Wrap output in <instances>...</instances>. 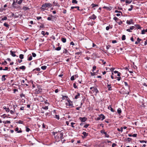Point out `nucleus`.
Wrapping results in <instances>:
<instances>
[{"instance_id":"nucleus-14","label":"nucleus","mask_w":147,"mask_h":147,"mask_svg":"<svg viewBox=\"0 0 147 147\" xmlns=\"http://www.w3.org/2000/svg\"><path fill=\"white\" fill-rule=\"evenodd\" d=\"M16 3L15 1V0H14L12 4L13 6L15 8H17V6H16Z\"/></svg>"},{"instance_id":"nucleus-11","label":"nucleus","mask_w":147,"mask_h":147,"mask_svg":"<svg viewBox=\"0 0 147 147\" xmlns=\"http://www.w3.org/2000/svg\"><path fill=\"white\" fill-rule=\"evenodd\" d=\"M10 53L11 55L13 57H15L16 56V55L15 54V52L13 51H11Z\"/></svg>"},{"instance_id":"nucleus-28","label":"nucleus","mask_w":147,"mask_h":147,"mask_svg":"<svg viewBox=\"0 0 147 147\" xmlns=\"http://www.w3.org/2000/svg\"><path fill=\"white\" fill-rule=\"evenodd\" d=\"M117 113L119 114H120L121 113V111L120 108H119L117 109Z\"/></svg>"},{"instance_id":"nucleus-24","label":"nucleus","mask_w":147,"mask_h":147,"mask_svg":"<svg viewBox=\"0 0 147 147\" xmlns=\"http://www.w3.org/2000/svg\"><path fill=\"white\" fill-rule=\"evenodd\" d=\"M61 40L62 42L63 43H65L66 42V39L65 38H61Z\"/></svg>"},{"instance_id":"nucleus-30","label":"nucleus","mask_w":147,"mask_h":147,"mask_svg":"<svg viewBox=\"0 0 147 147\" xmlns=\"http://www.w3.org/2000/svg\"><path fill=\"white\" fill-rule=\"evenodd\" d=\"M40 68L38 67V68H36V69H33V71H34L36 70L37 71H40Z\"/></svg>"},{"instance_id":"nucleus-62","label":"nucleus","mask_w":147,"mask_h":147,"mask_svg":"<svg viewBox=\"0 0 147 147\" xmlns=\"http://www.w3.org/2000/svg\"><path fill=\"white\" fill-rule=\"evenodd\" d=\"M8 69V67H5V69H3V70L4 71L7 70Z\"/></svg>"},{"instance_id":"nucleus-39","label":"nucleus","mask_w":147,"mask_h":147,"mask_svg":"<svg viewBox=\"0 0 147 147\" xmlns=\"http://www.w3.org/2000/svg\"><path fill=\"white\" fill-rule=\"evenodd\" d=\"M124 85L125 86H127L128 88H129V86L128 85V84H127V83L126 82H124Z\"/></svg>"},{"instance_id":"nucleus-4","label":"nucleus","mask_w":147,"mask_h":147,"mask_svg":"<svg viewBox=\"0 0 147 147\" xmlns=\"http://www.w3.org/2000/svg\"><path fill=\"white\" fill-rule=\"evenodd\" d=\"M42 90L41 86L39 85H38L37 86V88L33 92L35 94H38L42 92Z\"/></svg>"},{"instance_id":"nucleus-6","label":"nucleus","mask_w":147,"mask_h":147,"mask_svg":"<svg viewBox=\"0 0 147 147\" xmlns=\"http://www.w3.org/2000/svg\"><path fill=\"white\" fill-rule=\"evenodd\" d=\"M98 116L100 118V119H101V120H103L105 118V116L102 114H101L99 115Z\"/></svg>"},{"instance_id":"nucleus-64","label":"nucleus","mask_w":147,"mask_h":147,"mask_svg":"<svg viewBox=\"0 0 147 147\" xmlns=\"http://www.w3.org/2000/svg\"><path fill=\"white\" fill-rule=\"evenodd\" d=\"M40 28H44L45 27V26L43 24H42L40 26Z\"/></svg>"},{"instance_id":"nucleus-7","label":"nucleus","mask_w":147,"mask_h":147,"mask_svg":"<svg viewBox=\"0 0 147 147\" xmlns=\"http://www.w3.org/2000/svg\"><path fill=\"white\" fill-rule=\"evenodd\" d=\"M79 119L82 122H84L86 121L87 119V118L85 117H80L79 118Z\"/></svg>"},{"instance_id":"nucleus-10","label":"nucleus","mask_w":147,"mask_h":147,"mask_svg":"<svg viewBox=\"0 0 147 147\" xmlns=\"http://www.w3.org/2000/svg\"><path fill=\"white\" fill-rule=\"evenodd\" d=\"M96 18V16L94 14H92L91 16L89 18L90 19L95 20Z\"/></svg>"},{"instance_id":"nucleus-57","label":"nucleus","mask_w":147,"mask_h":147,"mask_svg":"<svg viewBox=\"0 0 147 147\" xmlns=\"http://www.w3.org/2000/svg\"><path fill=\"white\" fill-rule=\"evenodd\" d=\"M89 124H86L84 125V127H85V128H87L88 127V126H89Z\"/></svg>"},{"instance_id":"nucleus-45","label":"nucleus","mask_w":147,"mask_h":147,"mask_svg":"<svg viewBox=\"0 0 147 147\" xmlns=\"http://www.w3.org/2000/svg\"><path fill=\"white\" fill-rule=\"evenodd\" d=\"M9 111L11 114H13L14 113V112H15V110H14V111L12 110H10V111Z\"/></svg>"},{"instance_id":"nucleus-22","label":"nucleus","mask_w":147,"mask_h":147,"mask_svg":"<svg viewBox=\"0 0 147 147\" xmlns=\"http://www.w3.org/2000/svg\"><path fill=\"white\" fill-rule=\"evenodd\" d=\"M147 32V29H146V30H143L142 31L141 34H145V32Z\"/></svg>"},{"instance_id":"nucleus-58","label":"nucleus","mask_w":147,"mask_h":147,"mask_svg":"<svg viewBox=\"0 0 147 147\" xmlns=\"http://www.w3.org/2000/svg\"><path fill=\"white\" fill-rule=\"evenodd\" d=\"M32 56L33 57H35L36 56V54L34 53H32Z\"/></svg>"},{"instance_id":"nucleus-46","label":"nucleus","mask_w":147,"mask_h":147,"mask_svg":"<svg viewBox=\"0 0 147 147\" xmlns=\"http://www.w3.org/2000/svg\"><path fill=\"white\" fill-rule=\"evenodd\" d=\"M105 137L107 138H109V135L106 132L105 133Z\"/></svg>"},{"instance_id":"nucleus-49","label":"nucleus","mask_w":147,"mask_h":147,"mask_svg":"<svg viewBox=\"0 0 147 147\" xmlns=\"http://www.w3.org/2000/svg\"><path fill=\"white\" fill-rule=\"evenodd\" d=\"M140 142L141 143H143L144 142L145 143H147V141H144V140H140Z\"/></svg>"},{"instance_id":"nucleus-42","label":"nucleus","mask_w":147,"mask_h":147,"mask_svg":"<svg viewBox=\"0 0 147 147\" xmlns=\"http://www.w3.org/2000/svg\"><path fill=\"white\" fill-rule=\"evenodd\" d=\"M22 0H19L18 2V3L19 4H20L22 2Z\"/></svg>"},{"instance_id":"nucleus-47","label":"nucleus","mask_w":147,"mask_h":147,"mask_svg":"<svg viewBox=\"0 0 147 147\" xmlns=\"http://www.w3.org/2000/svg\"><path fill=\"white\" fill-rule=\"evenodd\" d=\"M68 52L67 50L66 49H64L63 51V53H66Z\"/></svg>"},{"instance_id":"nucleus-60","label":"nucleus","mask_w":147,"mask_h":147,"mask_svg":"<svg viewBox=\"0 0 147 147\" xmlns=\"http://www.w3.org/2000/svg\"><path fill=\"white\" fill-rule=\"evenodd\" d=\"M121 77H116V78L118 81H119L121 80Z\"/></svg>"},{"instance_id":"nucleus-59","label":"nucleus","mask_w":147,"mask_h":147,"mask_svg":"<svg viewBox=\"0 0 147 147\" xmlns=\"http://www.w3.org/2000/svg\"><path fill=\"white\" fill-rule=\"evenodd\" d=\"M7 64V62L6 61H5L3 62L1 64L2 65H5Z\"/></svg>"},{"instance_id":"nucleus-26","label":"nucleus","mask_w":147,"mask_h":147,"mask_svg":"<svg viewBox=\"0 0 147 147\" xmlns=\"http://www.w3.org/2000/svg\"><path fill=\"white\" fill-rule=\"evenodd\" d=\"M47 68V66L45 65L41 66V68L43 70H45Z\"/></svg>"},{"instance_id":"nucleus-51","label":"nucleus","mask_w":147,"mask_h":147,"mask_svg":"<svg viewBox=\"0 0 147 147\" xmlns=\"http://www.w3.org/2000/svg\"><path fill=\"white\" fill-rule=\"evenodd\" d=\"M100 132L102 134H105L106 132L104 130H101L100 131Z\"/></svg>"},{"instance_id":"nucleus-9","label":"nucleus","mask_w":147,"mask_h":147,"mask_svg":"<svg viewBox=\"0 0 147 147\" xmlns=\"http://www.w3.org/2000/svg\"><path fill=\"white\" fill-rule=\"evenodd\" d=\"M135 28V27L134 26H132L131 27H130L129 28V29H127L126 30V31L128 32H131L132 31L131 30H133Z\"/></svg>"},{"instance_id":"nucleus-56","label":"nucleus","mask_w":147,"mask_h":147,"mask_svg":"<svg viewBox=\"0 0 147 147\" xmlns=\"http://www.w3.org/2000/svg\"><path fill=\"white\" fill-rule=\"evenodd\" d=\"M115 13H121V14H122V12L120 11H118L117 10H115Z\"/></svg>"},{"instance_id":"nucleus-32","label":"nucleus","mask_w":147,"mask_h":147,"mask_svg":"<svg viewBox=\"0 0 147 147\" xmlns=\"http://www.w3.org/2000/svg\"><path fill=\"white\" fill-rule=\"evenodd\" d=\"M126 39V36L125 35H123L122 36V40H125Z\"/></svg>"},{"instance_id":"nucleus-12","label":"nucleus","mask_w":147,"mask_h":147,"mask_svg":"<svg viewBox=\"0 0 147 147\" xmlns=\"http://www.w3.org/2000/svg\"><path fill=\"white\" fill-rule=\"evenodd\" d=\"M5 77H7V75H4L2 76L1 80L2 81H5L6 80V78H5Z\"/></svg>"},{"instance_id":"nucleus-27","label":"nucleus","mask_w":147,"mask_h":147,"mask_svg":"<svg viewBox=\"0 0 147 147\" xmlns=\"http://www.w3.org/2000/svg\"><path fill=\"white\" fill-rule=\"evenodd\" d=\"M117 130L119 131H121V132L123 131V128L121 127L120 129L117 128Z\"/></svg>"},{"instance_id":"nucleus-23","label":"nucleus","mask_w":147,"mask_h":147,"mask_svg":"<svg viewBox=\"0 0 147 147\" xmlns=\"http://www.w3.org/2000/svg\"><path fill=\"white\" fill-rule=\"evenodd\" d=\"M135 25L138 29H141V27L139 25L136 24Z\"/></svg>"},{"instance_id":"nucleus-41","label":"nucleus","mask_w":147,"mask_h":147,"mask_svg":"<svg viewBox=\"0 0 147 147\" xmlns=\"http://www.w3.org/2000/svg\"><path fill=\"white\" fill-rule=\"evenodd\" d=\"M26 131H27V132H28L30 131V129L28 127H26Z\"/></svg>"},{"instance_id":"nucleus-38","label":"nucleus","mask_w":147,"mask_h":147,"mask_svg":"<svg viewBox=\"0 0 147 147\" xmlns=\"http://www.w3.org/2000/svg\"><path fill=\"white\" fill-rule=\"evenodd\" d=\"M61 49V47H57V48L55 49V50L57 51H60Z\"/></svg>"},{"instance_id":"nucleus-20","label":"nucleus","mask_w":147,"mask_h":147,"mask_svg":"<svg viewBox=\"0 0 147 147\" xmlns=\"http://www.w3.org/2000/svg\"><path fill=\"white\" fill-rule=\"evenodd\" d=\"M107 87L108 88V90H112L111 87V84H107Z\"/></svg>"},{"instance_id":"nucleus-31","label":"nucleus","mask_w":147,"mask_h":147,"mask_svg":"<svg viewBox=\"0 0 147 147\" xmlns=\"http://www.w3.org/2000/svg\"><path fill=\"white\" fill-rule=\"evenodd\" d=\"M82 134L84 135V136L85 137L87 136H88V133H86L85 131H84L82 133Z\"/></svg>"},{"instance_id":"nucleus-1","label":"nucleus","mask_w":147,"mask_h":147,"mask_svg":"<svg viewBox=\"0 0 147 147\" xmlns=\"http://www.w3.org/2000/svg\"><path fill=\"white\" fill-rule=\"evenodd\" d=\"M52 6V4L50 3H45L43 4L41 7L40 8L41 10L42 11H44L47 7H51Z\"/></svg>"},{"instance_id":"nucleus-16","label":"nucleus","mask_w":147,"mask_h":147,"mask_svg":"<svg viewBox=\"0 0 147 147\" xmlns=\"http://www.w3.org/2000/svg\"><path fill=\"white\" fill-rule=\"evenodd\" d=\"M141 40V39H140L139 38H137V41H136L135 42V44H138L139 43L140 41Z\"/></svg>"},{"instance_id":"nucleus-18","label":"nucleus","mask_w":147,"mask_h":147,"mask_svg":"<svg viewBox=\"0 0 147 147\" xmlns=\"http://www.w3.org/2000/svg\"><path fill=\"white\" fill-rule=\"evenodd\" d=\"M19 128L18 127H17L15 129V131H17V132L18 133H20L22 132V131L21 130H20L18 131Z\"/></svg>"},{"instance_id":"nucleus-61","label":"nucleus","mask_w":147,"mask_h":147,"mask_svg":"<svg viewBox=\"0 0 147 147\" xmlns=\"http://www.w3.org/2000/svg\"><path fill=\"white\" fill-rule=\"evenodd\" d=\"M11 123L10 121H5V123Z\"/></svg>"},{"instance_id":"nucleus-50","label":"nucleus","mask_w":147,"mask_h":147,"mask_svg":"<svg viewBox=\"0 0 147 147\" xmlns=\"http://www.w3.org/2000/svg\"><path fill=\"white\" fill-rule=\"evenodd\" d=\"M70 79L71 80H74V76H72L70 78Z\"/></svg>"},{"instance_id":"nucleus-25","label":"nucleus","mask_w":147,"mask_h":147,"mask_svg":"<svg viewBox=\"0 0 147 147\" xmlns=\"http://www.w3.org/2000/svg\"><path fill=\"white\" fill-rule=\"evenodd\" d=\"M3 25L5 27L9 28V25L6 22H5L4 23Z\"/></svg>"},{"instance_id":"nucleus-52","label":"nucleus","mask_w":147,"mask_h":147,"mask_svg":"<svg viewBox=\"0 0 147 147\" xmlns=\"http://www.w3.org/2000/svg\"><path fill=\"white\" fill-rule=\"evenodd\" d=\"M96 68V67L95 66H94L93 67V69L92 70V72H93L94 70H95Z\"/></svg>"},{"instance_id":"nucleus-36","label":"nucleus","mask_w":147,"mask_h":147,"mask_svg":"<svg viewBox=\"0 0 147 147\" xmlns=\"http://www.w3.org/2000/svg\"><path fill=\"white\" fill-rule=\"evenodd\" d=\"M100 61H101V62H102L104 65H105L106 63V62L104 61L103 59H100Z\"/></svg>"},{"instance_id":"nucleus-53","label":"nucleus","mask_w":147,"mask_h":147,"mask_svg":"<svg viewBox=\"0 0 147 147\" xmlns=\"http://www.w3.org/2000/svg\"><path fill=\"white\" fill-rule=\"evenodd\" d=\"M73 86L74 88H77V86H76V84L75 83L73 84Z\"/></svg>"},{"instance_id":"nucleus-29","label":"nucleus","mask_w":147,"mask_h":147,"mask_svg":"<svg viewBox=\"0 0 147 147\" xmlns=\"http://www.w3.org/2000/svg\"><path fill=\"white\" fill-rule=\"evenodd\" d=\"M29 8L26 7L24 6L23 8V9L24 11H26L29 9Z\"/></svg>"},{"instance_id":"nucleus-13","label":"nucleus","mask_w":147,"mask_h":147,"mask_svg":"<svg viewBox=\"0 0 147 147\" xmlns=\"http://www.w3.org/2000/svg\"><path fill=\"white\" fill-rule=\"evenodd\" d=\"M133 22V20L132 19H131L130 20H127L126 22V23L128 24H131Z\"/></svg>"},{"instance_id":"nucleus-5","label":"nucleus","mask_w":147,"mask_h":147,"mask_svg":"<svg viewBox=\"0 0 147 147\" xmlns=\"http://www.w3.org/2000/svg\"><path fill=\"white\" fill-rule=\"evenodd\" d=\"M58 137L59 138L61 139H63V132H60L59 133H58Z\"/></svg>"},{"instance_id":"nucleus-44","label":"nucleus","mask_w":147,"mask_h":147,"mask_svg":"<svg viewBox=\"0 0 147 147\" xmlns=\"http://www.w3.org/2000/svg\"><path fill=\"white\" fill-rule=\"evenodd\" d=\"M7 18L6 17H4L3 18H2L1 19V20H6L7 19Z\"/></svg>"},{"instance_id":"nucleus-43","label":"nucleus","mask_w":147,"mask_h":147,"mask_svg":"<svg viewBox=\"0 0 147 147\" xmlns=\"http://www.w3.org/2000/svg\"><path fill=\"white\" fill-rule=\"evenodd\" d=\"M91 5L92 6V7H93V8L95 7H96V6H98V5H97L95 4L94 3H92Z\"/></svg>"},{"instance_id":"nucleus-3","label":"nucleus","mask_w":147,"mask_h":147,"mask_svg":"<svg viewBox=\"0 0 147 147\" xmlns=\"http://www.w3.org/2000/svg\"><path fill=\"white\" fill-rule=\"evenodd\" d=\"M66 107L67 108H70L74 107L73 106V102L69 99L67 100V102L66 103Z\"/></svg>"},{"instance_id":"nucleus-55","label":"nucleus","mask_w":147,"mask_h":147,"mask_svg":"<svg viewBox=\"0 0 147 147\" xmlns=\"http://www.w3.org/2000/svg\"><path fill=\"white\" fill-rule=\"evenodd\" d=\"M17 107V105H13V109L15 111V108Z\"/></svg>"},{"instance_id":"nucleus-34","label":"nucleus","mask_w":147,"mask_h":147,"mask_svg":"<svg viewBox=\"0 0 147 147\" xmlns=\"http://www.w3.org/2000/svg\"><path fill=\"white\" fill-rule=\"evenodd\" d=\"M32 59V57L31 55H30L29 57H28V60L30 61H31Z\"/></svg>"},{"instance_id":"nucleus-54","label":"nucleus","mask_w":147,"mask_h":147,"mask_svg":"<svg viewBox=\"0 0 147 147\" xmlns=\"http://www.w3.org/2000/svg\"><path fill=\"white\" fill-rule=\"evenodd\" d=\"M117 23L119 25H121L122 23H123V22H122V21H121V20H120V21L119 22H117Z\"/></svg>"},{"instance_id":"nucleus-19","label":"nucleus","mask_w":147,"mask_h":147,"mask_svg":"<svg viewBox=\"0 0 147 147\" xmlns=\"http://www.w3.org/2000/svg\"><path fill=\"white\" fill-rule=\"evenodd\" d=\"M132 1V0H126L125 2L126 3L130 4L131 2Z\"/></svg>"},{"instance_id":"nucleus-8","label":"nucleus","mask_w":147,"mask_h":147,"mask_svg":"<svg viewBox=\"0 0 147 147\" xmlns=\"http://www.w3.org/2000/svg\"><path fill=\"white\" fill-rule=\"evenodd\" d=\"M11 17H14V18H16L19 17L18 16H17L16 15V13H11Z\"/></svg>"},{"instance_id":"nucleus-15","label":"nucleus","mask_w":147,"mask_h":147,"mask_svg":"<svg viewBox=\"0 0 147 147\" xmlns=\"http://www.w3.org/2000/svg\"><path fill=\"white\" fill-rule=\"evenodd\" d=\"M80 95V93L78 92L77 93V94L76 95L74 98L75 99H77L78 98Z\"/></svg>"},{"instance_id":"nucleus-40","label":"nucleus","mask_w":147,"mask_h":147,"mask_svg":"<svg viewBox=\"0 0 147 147\" xmlns=\"http://www.w3.org/2000/svg\"><path fill=\"white\" fill-rule=\"evenodd\" d=\"M42 108L43 109L46 110H47L48 109V107L47 106H45V107H43Z\"/></svg>"},{"instance_id":"nucleus-17","label":"nucleus","mask_w":147,"mask_h":147,"mask_svg":"<svg viewBox=\"0 0 147 147\" xmlns=\"http://www.w3.org/2000/svg\"><path fill=\"white\" fill-rule=\"evenodd\" d=\"M3 108L4 109H5L6 111L7 112H8L9 111V109L8 108H7L5 106H4Z\"/></svg>"},{"instance_id":"nucleus-2","label":"nucleus","mask_w":147,"mask_h":147,"mask_svg":"<svg viewBox=\"0 0 147 147\" xmlns=\"http://www.w3.org/2000/svg\"><path fill=\"white\" fill-rule=\"evenodd\" d=\"M90 89L91 90V91H90L89 93L91 94H94L95 95H96L97 93L99 92L97 89L94 87H92L90 88Z\"/></svg>"},{"instance_id":"nucleus-63","label":"nucleus","mask_w":147,"mask_h":147,"mask_svg":"<svg viewBox=\"0 0 147 147\" xmlns=\"http://www.w3.org/2000/svg\"><path fill=\"white\" fill-rule=\"evenodd\" d=\"M55 117L58 119H59V115H55Z\"/></svg>"},{"instance_id":"nucleus-33","label":"nucleus","mask_w":147,"mask_h":147,"mask_svg":"<svg viewBox=\"0 0 147 147\" xmlns=\"http://www.w3.org/2000/svg\"><path fill=\"white\" fill-rule=\"evenodd\" d=\"M25 67L24 66H22L19 67V68L20 69H22V70H24L25 69Z\"/></svg>"},{"instance_id":"nucleus-21","label":"nucleus","mask_w":147,"mask_h":147,"mask_svg":"<svg viewBox=\"0 0 147 147\" xmlns=\"http://www.w3.org/2000/svg\"><path fill=\"white\" fill-rule=\"evenodd\" d=\"M75 9L77 8L78 10H79V6H75V7H71V9H73L74 8Z\"/></svg>"},{"instance_id":"nucleus-37","label":"nucleus","mask_w":147,"mask_h":147,"mask_svg":"<svg viewBox=\"0 0 147 147\" xmlns=\"http://www.w3.org/2000/svg\"><path fill=\"white\" fill-rule=\"evenodd\" d=\"M72 2L73 3L77 4L78 3V1L76 0H72Z\"/></svg>"},{"instance_id":"nucleus-35","label":"nucleus","mask_w":147,"mask_h":147,"mask_svg":"<svg viewBox=\"0 0 147 147\" xmlns=\"http://www.w3.org/2000/svg\"><path fill=\"white\" fill-rule=\"evenodd\" d=\"M20 58L21 59L24 58V55L23 54H20L19 55Z\"/></svg>"},{"instance_id":"nucleus-48","label":"nucleus","mask_w":147,"mask_h":147,"mask_svg":"<svg viewBox=\"0 0 147 147\" xmlns=\"http://www.w3.org/2000/svg\"><path fill=\"white\" fill-rule=\"evenodd\" d=\"M18 123L19 124H22L23 123V121L21 120H20L18 122Z\"/></svg>"}]
</instances>
